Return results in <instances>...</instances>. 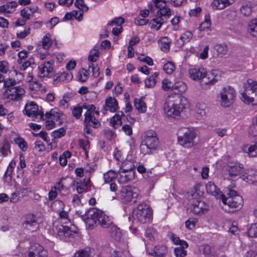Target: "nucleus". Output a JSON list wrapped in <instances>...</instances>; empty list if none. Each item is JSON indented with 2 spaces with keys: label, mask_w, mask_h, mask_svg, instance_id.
<instances>
[{
  "label": "nucleus",
  "mask_w": 257,
  "mask_h": 257,
  "mask_svg": "<svg viewBox=\"0 0 257 257\" xmlns=\"http://www.w3.org/2000/svg\"><path fill=\"white\" fill-rule=\"evenodd\" d=\"M73 78V75L70 72H63L58 74V76L54 79V81H69L71 80Z\"/></svg>",
  "instance_id": "nucleus-38"
},
{
  "label": "nucleus",
  "mask_w": 257,
  "mask_h": 257,
  "mask_svg": "<svg viewBox=\"0 0 257 257\" xmlns=\"http://www.w3.org/2000/svg\"><path fill=\"white\" fill-rule=\"evenodd\" d=\"M134 105L139 112L145 113L147 110V105L142 99H135Z\"/></svg>",
  "instance_id": "nucleus-35"
},
{
  "label": "nucleus",
  "mask_w": 257,
  "mask_h": 257,
  "mask_svg": "<svg viewBox=\"0 0 257 257\" xmlns=\"http://www.w3.org/2000/svg\"><path fill=\"white\" fill-rule=\"evenodd\" d=\"M101 211L96 208H92L85 210L84 215L82 216V220L86 224V228L89 229H92L97 224Z\"/></svg>",
  "instance_id": "nucleus-7"
},
{
  "label": "nucleus",
  "mask_w": 257,
  "mask_h": 257,
  "mask_svg": "<svg viewBox=\"0 0 257 257\" xmlns=\"http://www.w3.org/2000/svg\"><path fill=\"white\" fill-rule=\"evenodd\" d=\"M157 233L156 230L153 228H148L145 233V236L149 238V240L153 241L155 239V235Z\"/></svg>",
  "instance_id": "nucleus-58"
},
{
  "label": "nucleus",
  "mask_w": 257,
  "mask_h": 257,
  "mask_svg": "<svg viewBox=\"0 0 257 257\" xmlns=\"http://www.w3.org/2000/svg\"><path fill=\"white\" fill-rule=\"evenodd\" d=\"M138 58L141 62L146 63L147 64H153L152 59L144 54L139 55Z\"/></svg>",
  "instance_id": "nucleus-61"
},
{
  "label": "nucleus",
  "mask_w": 257,
  "mask_h": 257,
  "mask_svg": "<svg viewBox=\"0 0 257 257\" xmlns=\"http://www.w3.org/2000/svg\"><path fill=\"white\" fill-rule=\"evenodd\" d=\"M70 100V97L68 94H65L62 99L59 101L58 106L62 109H66L68 107V102Z\"/></svg>",
  "instance_id": "nucleus-44"
},
{
  "label": "nucleus",
  "mask_w": 257,
  "mask_h": 257,
  "mask_svg": "<svg viewBox=\"0 0 257 257\" xmlns=\"http://www.w3.org/2000/svg\"><path fill=\"white\" fill-rule=\"evenodd\" d=\"M117 176V173L113 170H110L103 174L104 183H109L114 180Z\"/></svg>",
  "instance_id": "nucleus-36"
},
{
  "label": "nucleus",
  "mask_w": 257,
  "mask_h": 257,
  "mask_svg": "<svg viewBox=\"0 0 257 257\" xmlns=\"http://www.w3.org/2000/svg\"><path fill=\"white\" fill-rule=\"evenodd\" d=\"M240 178L250 184L256 182H257V170L252 168L248 169L245 174L241 175Z\"/></svg>",
  "instance_id": "nucleus-18"
},
{
  "label": "nucleus",
  "mask_w": 257,
  "mask_h": 257,
  "mask_svg": "<svg viewBox=\"0 0 257 257\" xmlns=\"http://www.w3.org/2000/svg\"><path fill=\"white\" fill-rule=\"evenodd\" d=\"M65 130L64 128H60L52 132V136L54 139H58L62 137L65 134Z\"/></svg>",
  "instance_id": "nucleus-63"
},
{
  "label": "nucleus",
  "mask_w": 257,
  "mask_h": 257,
  "mask_svg": "<svg viewBox=\"0 0 257 257\" xmlns=\"http://www.w3.org/2000/svg\"><path fill=\"white\" fill-rule=\"evenodd\" d=\"M206 189L208 193L216 198L221 197L223 204L227 205L229 208L238 209L242 206L243 199L242 197L232 189L229 188L224 189V194H221V192L212 182H209L206 184Z\"/></svg>",
  "instance_id": "nucleus-1"
},
{
  "label": "nucleus",
  "mask_w": 257,
  "mask_h": 257,
  "mask_svg": "<svg viewBox=\"0 0 257 257\" xmlns=\"http://www.w3.org/2000/svg\"><path fill=\"white\" fill-rule=\"evenodd\" d=\"M90 73V71L89 69V65L88 67L81 68L79 70L77 75L79 81L82 82H86L89 78Z\"/></svg>",
  "instance_id": "nucleus-29"
},
{
  "label": "nucleus",
  "mask_w": 257,
  "mask_h": 257,
  "mask_svg": "<svg viewBox=\"0 0 257 257\" xmlns=\"http://www.w3.org/2000/svg\"><path fill=\"white\" fill-rule=\"evenodd\" d=\"M15 143L18 145L20 149L23 152L26 151L28 148L27 143L25 140L20 137H18L15 139Z\"/></svg>",
  "instance_id": "nucleus-46"
},
{
  "label": "nucleus",
  "mask_w": 257,
  "mask_h": 257,
  "mask_svg": "<svg viewBox=\"0 0 257 257\" xmlns=\"http://www.w3.org/2000/svg\"><path fill=\"white\" fill-rule=\"evenodd\" d=\"M208 74L212 78H214V81L216 83L222 77L223 73L219 70L214 69L210 71Z\"/></svg>",
  "instance_id": "nucleus-52"
},
{
  "label": "nucleus",
  "mask_w": 257,
  "mask_h": 257,
  "mask_svg": "<svg viewBox=\"0 0 257 257\" xmlns=\"http://www.w3.org/2000/svg\"><path fill=\"white\" fill-rule=\"evenodd\" d=\"M242 150L250 157L257 156V142L253 145H245L242 147Z\"/></svg>",
  "instance_id": "nucleus-26"
},
{
  "label": "nucleus",
  "mask_w": 257,
  "mask_h": 257,
  "mask_svg": "<svg viewBox=\"0 0 257 257\" xmlns=\"http://www.w3.org/2000/svg\"><path fill=\"white\" fill-rule=\"evenodd\" d=\"M247 234L250 237H257V223H253L250 225L247 230Z\"/></svg>",
  "instance_id": "nucleus-56"
},
{
  "label": "nucleus",
  "mask_w": 257,
  "mask_h": 257,
  "mask_svg": "<svg viewBox=\"0 0 257 257\" xmlns=\"http://www.w3.org/2000/svg\"><path fill=\"white\" fill-rule=\"evenodd\" d=\"M28 257H47V251L38 244L35 245L33 250L28 252Z\"/></svg>",
  "instance_id": "nucleus-20"
},
{
  "label": "nucleus",
  "mask_w": 257,
  "mask_h": 257,
  "mask_svg": "<svg viewBox=\"0 0 257 257\" xmlns=\"http://www.w3.org/2000/svg\"><path fill=\"white\" fill-rule=\"evenodd\" d=\"M213 79L206 72V74L200 79V84L201 87L204 89H208L210 86L215 83Z\"/></svg>",
  "instance_id": "nucleus-27"
},
{
  "label": "nucleus",
  "mask_w": 257,
  "mask_h": 257,
  "mask_svg": "<svg viewBox=\"0 0 257 257\" xmlns=\"http://www.w3.org/2000/svg\"><path fill=\"white\" fill-rule=\"evenodd\" d=\"M64 203L60 200H56L54 201L51 205L52 209L53 210L57 212L63 210L64 208Z\"/></svg>",
  "instance_id": "nucleus-47"
},
{
  "label": "nucleus",
  "mask_w": 257,
  "mask_h": 257,
  "mask_svg": "<svg viewBox=\"0 0 257 257\" xmlns=\"http://www.w3.org/2000/svg\"><path fill=\"white\" fill-rule=\"evenodd\" d=\"M118 107V103L116 99L110 96L105 99V104L103 106L101 112L103 114H106L108 110H109L111 112H114L117 110Z\"/></svg>",
  "instance_id": "nucleus-15"
},
{
  "label": "nucleus",
  "mask_w": 257,
  "mask_h": 257,
  "mask_svg": "<svg viewBox=\"0 0 257 257\" xmlns=\"http://www.w3.org/2000/svg\"><path fill=\"white\" fill-rule=\"evenodd\" d=\"M188 104V99L183 96H169L164 104V112L168 117L176 118Z\"/></svg>",
  "instance_id": "nucleus-2"
},
{
  "label": "nucleus",
  "mask_w": 257,
  "mask_h": 257,
  "mask_svg": "<svg viewBox=\"0 0 257 257\" xmlns=\"http://www.w3.org/2000/svg\"><path fill=\"white\" fill-rule=\"evenodd\" d=\"M98 222L100 225L103 228L111 227L113 224L112 219L102 212L101 214L100 215Z\"/></svg>",
  "instance_id": "nucleus-28"
},
{
  "label": "nucleus",
  "mask_w": 257,
  "mask_h": 257,
  "mask_svg": "<svg viewBox=\"0 0 257 257\" xmlns=\"http://www.w3.org/2000/svg\"><path fill=\"white\" fill-rule=\"evenodd\" d=\"M247 32L252 37L257 38V19L248 23Z\"/></svg>",
  "instance_id": "nucleus-34"
},
{
  "label": "nucleus",
  "mask_w": 257,
  "mask_h": 257,
  "mask_svg": "<svg viewBox=\"0 0 257 257\" xmlns=\"http://www.w3.org/2000/svg\"><path fill=\"white\" fill-rule=\"evenodd\" d=\"M157 15L158 16L161 17L163 19L165 18L167 22L171 15V11L170 9L166 6L163 9L158 10L157 12Z\"/></svg>",
  "instance_id": "nucleus-39"
},
{
  "label": "nucleus",
  "mask_w": 257,
  "mask_h": 257,
  "mask_svg": "<svg viewBox=\"0 0 257 257\" xmlns=\"http://www.w3.org/2000/svg\"><path fill=\"white\" fill-rule=\"evenodd\" d=\"M25 91L24 89L20 86L7 88L4 93V96L11 100H19L22 98Z\"/></svg>",
  "instance_id": "nucleus-11"
},
{
  "label": "nucleus",
  "mask_w": 257,
  "mask_h": 257,
  "mask_svg": "<svg viewBox=\"0 0 257 257\" xmlns=\"http://www.w3.org/2000/svg\"><path fill=\"white\" fill-rule=\"evenodd\" d=\"M242 170V166L239 164L228 165L226 169L227 173V174H226V177L229 180H236L237 178L239 177V176L240 177V176H241Z\"/></svg>",
  "instance_id": "nucleus-13"
},
{
  "label": "nucleus",
  "mask_w": 257,
  "mask_h": 257,
  "mask_svg": "<svg viewBox=\"0 0 257 257\" xmlns=\"http://www.w3.org/2000/svg\"><path fill=\"white\" fill-rule=\"evenodd\" d=\"M206 105L203 102H197L196 104V112L200 117L205 116L206 114Z\"/></svg>",
  "instance_id": "nucleus-40"
},
{
  "label": "nucleus",
  "mask_w": 257,
  "mask_h": 257,
  "mask_svg": "<svg viewBox=\"0 0 257 257\" xmlns=\"http://www.w3.org/2000/svg\"><path fill=\"white\" fill-rule=\"evenodd\" d=\"M189 77L194 80H199L206 74V70L202 66H195L188 70Z\"/></svg>",
  "instance_id": "nucleus-17"
},
{
  "label": "nucleus",
  "mask_w": 257,
  "mask_h": 257,
  "mask_svg": "<svg viewBox=\"0 0 257 257\" xmlns=\"http://www.w3.org/2000/svg\"><path fill=\"white\" fill-rule=\"evenodd\" d=\"M24 113L29 117H36L40 118L44 117L43 112L39 110L38 105L33 101H31L26 104Z\"/></svg>",
  "instance_id": "nucleus-12"
},
{
  "label": "nucleus",
  "mask_w": 257,
  "mask_h": 257,
  "mask_svg": "<svg viewBox=\"0 0 257 257\" xmlns=\"http://www.w3.org/2000/svg\"><path fill=\"white\" fill-rule=\"evenodd\" d=\"M99 57V52L95 47L90 51L88 57V60L90 62H94Z\"/></svg>",
  "instance_id": "nucleus-53"
},
{
  "label": "nucleus",
  "mask_w": 257,
  "mask_h": 257,
  "mask_svg": "<svg viewBox=\"0 0 257 257\" xmlns=\"http://www.w3.org/2000/svg\"><path fill=\"white\" fill-rule=\"evenodd\" d=\"M85 105L86 104H85ZM84 104H83L81 106L78 105L77 106L73 107V108L72 109V115L76 118L79 119L81 117L82 112V109H84Z\"/></svg>",
  "instance_id": "nucleus-51"
},
{
  "label": "nucleus",
  "mask_w": 257,
  "mask_h": 257,
  "mask_svg": "<svg viewBox=\"0 0 257 257\" xmlns=\"http://www.w3.org/2000/svg\"><path fill=\"white\" fill-rule=\"evenodd\" d=\"M110 234L111 238L116 241H120L122 238V233L119 228L115 225L110 228Z\"/></svg>",
  "instance_id": "nucleus-33"
},
{
  "label": "nucleus",
  "mask_w": 257,
  "mask_h": 257,
  "mask_svg": "<svg viewBox=\"0 0 257 257\" xmlns=\"http://www.w3.org/2000/svg\"><path fill=\"white\" fill-rule=\"evenodd\" d=\"M171 41L167 37L161 38L159 41V44L161 50L164 52L167 53L170 50Z\"/></svg>",
  "instance_id": "nucleus-30"
},
{
  "label": "nucleus",
  "mask_w": 257,
  "mask_h": 257,
  "mask_svg": "<svg viewBox=\"0 0 257 257\" xmlns=\"http://www.w3.org/2000/svg\"><path fill=\"white\" fill-rule=\"evenodd\" d=\"M10 144L7 142H4L0 147V153L4 157L7 156L11 153Z\"/></svg>",
  "instance_id": "nucleus-50"
},
{
  "label": "nucleus",
  "mask_w": 257,
  "mask_h": 257,
  "mask_svg": "<svg viewBox=\"0 0 257 257\" xmlns=\"http://www.w3.org/2000/svg\"><path fill=\"white\" fill-rule=\"evenodd\" d=\"M124 116L122 111H118L113 117L110 119V123L111 126L116 127L121 124V116Z\"/></svg>",
  "instance_id": "nucleus-37"
},
{
  "label": "nucleus",
  "mask_w": 257,
  "mask_h": 257,
  "mask_svg": "<svg viewBox=\"0 0 257 257\" xmlns=\"http://www.w3.org/2000/svg\"><path fill=\"white\" fill-rule=\"evenodd\" d=\"M187 89V85L183 81H177L173 83V90H177L180 93H184Z\"/></svg>",
  "instance_id": "nucleus-41"
},
{
  "label": "nucleus",
  "mask_w": 257,
  "mask_h": 257,
  "mask_svg": "<svg viewBox=\"0 0 257 257\" xmlns=\"http://www.w3.org/2000/svg\"><path fill=\"white\" fill-rule=\"evenodd\" d=\"M139 190L138 188L129 186L123 187L120 191V197L122 201L125 203L137 202Z\"/></svg>",
  "instance_id": "nucleus-9"
},
{
  "label": "nucleus",
  "mask_w": 257,
  "mask_h": 257,
  "mask_svg": "<svg viewBox=\"0 0 257 257\" xmlns=\"http://www.w3.org/2000/svg\"><path fill=\"white\" fill-rule=\"evenodd\" d=\"M241 100L246 104L257 105V81L248 79L243 84Z\"/></svg>",
  "instance_id": "nucleus-3"
},
{
  "label": "nucleus",
  "mask_w": 257,
  "mask_h": 257,
  "mask_svg": "<svg viewBox=\"0 0 257 257\" xmlns=\"http://www.w3.org/2000/svg\"><path fill=\"white\" fill-rule=\"evenodd\" d=\"M227 51V47L225 44H216L213 47L214 57L221 58L226 55Z\"/></svg>",
  "instance_id": "nucleus-24"
},
{
  "label": "nucleus",
  "mask_w": 257,
  "mask_h": 257,
  "mask_svg": "<svg viewBox=\"0 0 257 257\" xmlns=\"http://www.w3.org/2000/svg\"><path fill=\"white\" fill-rule=\"evenodd\" d=\"M159 144V139L156 133L154 132H148L140 145L141 153L144 155L152 154L158 149Z\"/></svg>",
  "instance_id": "nucleus-5"
},
{
  "label": "nucleus",
  "mask_w": 257,
  "mask_h": 257,
  "mask_svg": "<svg viewBox=\"0 0 257 257\" xmlns=\"http://www.w3.org/2000/svg\"><path fill=\"white\" fill-rule=\"evenodd\" d=\"M166 23V20L164 18H162L161 17L157 15V17L153 19L151 22L150 24L151 25V28L155 29L156 30H159L162 25Z\"/></svg>",
  "instance_id": "nucleus-32"
},
{
  "label": "nucleus",
  "mask_w": 257,
  "mask_h": 257,
  "mask_svg": "<svg viewBox=\"0 0 257 257\" xmlns=\"http://www.w3.org/2000/svg\"><path fill=\"white\" fill-rule=\"evenodd\" d=\"M53 229L54 232L57 234L62 239H63V236L65 237L69 236L71 233L68 227L61 224L56 225L54 224Z\"/></svg>",
  "instance_id": "nucleus-21"
},
{
  "label": "nucleus",
  "mask_w": 257,
  "mask_h": 257,
  "mask_svg": "<svg viewBox=\"0 0 257 257\" xmlns=\"http://www.w3.org/2000/svg\"><path fill=\"white\" fill-rule=\"evenodd\" d=\"M21 16L25 19V20H28L30 19V16H32V12H30L28 7L23 9L21 11Z\"/></svg>",
  "instance_id": "nucleus-64"
},
{
  "label": "nucleus",
  "mask_w": 257,
  "mask_h": 257,
  "mask_svg": "<svg viewBox=\"0 0 257 257\" xmlns=\"http://www.w3.org/2000/svg\"><path fill=\"white\" fill-rule=\"evenodd\" d=\"M73 257H90V249L87 248L79 249L75 253Z\"/></svg>",
  "instance_id": "nucleus-54"
},
{
  "label": "nucleus",
  "mask_w": 257,
  "mask_h": 257,
  "mask_svg": "<svg viewBox=\"0 0 257 257\" xmlns=\"http://www.w3.org/2000/svg\"><path fill=\"white\" fill-rule=\"evenodd\" d=\"M234 0H213L211 3V7L213 9L222 10L232 4Z\"/></svg>",
  "instance_id": "nucleus-25"
},
{
  "label": "nucleus",
  "mask_w": 257,
  "mask_h": 257,
  "mask_svg": "<svg viewBox=\"0 0 257 257\" xmlns=\"http://www.w3.org/2000/svg\"><path fill=\"white\" fill-rule=\"evenodd\" d=\"M187 247L181 246L177 247L174 248V253L176 257H185L187 255V251L185 249Z\"/></svg>",
  "instance_id": "nucleus-55"
},
{
  "label": "nucleus",
  "mask_w": 257,
  "mask_h": 257,
  "mask_svg": "<svg viewBox=\"0 0 257 257\" xmlns=\"http://www.w3.org/2000/svg\"><path fill=\"white\" fill-rule=\"evenodd\" d=\"M138 58L141 62L146 63L147 64H153L152 59L144 54L139 55Z\"/></svg>",
  "instance_id": "nucleus-62"
},
{
  "label": "nucleus",
  "mask_w": 257,
  "mask_h": 257,
  "mask_svg": "<svg viewBox=\"0 0 257 257\" xmlns=\"http://www.w3.org/2000/svg\"><path fill=\"white\" fill-rule=\"evenodd\" d=\"M208 206L204 201L201 200H196L192 203L191 210L195 214H199L207 210Z\"/></svg>",
  "instance_id": "nucleus-22"
},
{
  "label": "nucleus",
  "mask_w": 257,
  "mask_h": 257,
  "mask_svg": "<svg viewBox=\"0 0 257 257\" xmlns=\"http://www.w3.org/2000/svg\"><path fill=\"white\" fill-rule=\"evenodd\" d=\"M16 162L14 161V160H12L9 164V165L8 166L7 169L5 172V176L7 177H9L10 180L11 179V175L13 172L14 168L16 167Z\"/></svg>",
  "instance_id": "nucleus-59"
},
{
  "label": "nucleus",
  "mask_w": 257,
  "mask_h": 257,
  "mask_svg": "<svg viewBox=\"0 0 257 257\" xmlns=\"http://www.w3.org/2000/svg\"><path fill=\"white\" fill-rule=\"evenodd\" d=\"M55 74V71L52 65H39L38 76L40 78H50Z\"/></svg>",
  "instance_id": "nucleus-16"
},
{
  "label": "nucleus",
  "mask_w": 257,
  "mask_h": 257,
  "mask_svg": "<svg viewBox=\"0 0 257 257\" xmlns=\"http://www.w3.org/2000/svg\"><path fill=\"white\" fill-rule=\"evenodd\" d=\"M158 75V73L157 72H155L148 79H146L145 81L146 86L148 88L154 87L156 84Z\"/></svg>",
  "instance_id": "nucleus-42"
},
{
  "label": "nucleus",
  "mask_w": 257,
  "mask_h": 257,
  "mask_svg": "<svg viewBox=\"0 0 257 257\" xmlns=\"http://www.w3.org/2000/svg\"><path fill=\"white\" fill-rule=\"evenodd\" d=\"M151 212L149 207L146 204H142L138 205L134 210L133 216L138 221L146 223L149 221Z\"/></svg>",
  "instance_id": "nucleus-8"
},
{
  "label": "nucleus",
  "mask_w": 257,
  "mask_h": 257,
  "mask_svg": "<svg viewBox=\"0 0 257 257\" xmlns=\"http://www.w3.org/2000/svg\"><path fill=\"white\" fill-rule=\"evenodd\" d=\"M196 136L197 133L193 128L182 127L178 130V141L184 148H191L196 145L195 141Z\"/></svg>",
  "instance_id": "nucleus-4"
},
{
  "label": "nucleus",
  "mask_w": 257,
  "mask_h": 257,
  "mask_svg": "<svg viewBox=\"0 0 257 257\" xmlns=\"http://www.w3.org/2000/svg\"><path fill=\"white\" fill-rule=\"evenodd\" d=\"M211 25L210 21L209 18H207L205 17V19L204 22H203L199 26V30L201 31H205L209 28Z\"/></svg>",
  "instance_id": "nucleus-60"
},
{
  "label": "nucleus",
  "mask_w": 257,
  "mask_h": 257,
  "mask_svg": "<svg viewBox=\"0 0 257 257\" xmlns=\"http://www.w3.org/2000/svg\"><path fill=\"white\" fill-rule=\"evenodd\" d=\"M171 239L174 244L179 245L180 246L183 247H188V244L186 241L181 240L178 236L174 234H172Z\"/></svg>",
  "instance_id": "nucleus-45"
},
{
  "label": "nucleus",
  "mask_w": 257,
  "mask_h": 257,
  "mask_svg": "<svg viewBox=\"0 0 257 257\" xmlns=\"http://www.w3.org/2000/svg\"><path fill=\"white\" fill-rule=\"evenodd\" d=\"M84 109L86 110L84 115V124L89 125L93 127H98L100 123L98 120L94 116V111L95 107L93 104L84 105Z\"/></svg>",
  "instance_id": "nucleus-10"
},
{
  "label": "nucleus",
  "mask_w": 257,
  "mask_h": 257,
  "mask_svg": "<svg viewBox=\"0 0 257 257\" xmlns=\"http://www.w3.org/2000/svg\"><path fill=\"white\" fill-rule=\"evenodd\" d=\"M124 23V20L123 18L119 17L114 18L108 24V26L117 25V27L121 26V25Z\"/></svg>",
  "instance_id": "nucleus-57"
},
{
  "label": "nucleus",
  "mask_w": 257,
  "mask_h": 257,
  "mask_svg": "<svg viewBox=\"0 0 257 257\" xmlns=\"http://www.w3.org/2000/svg\"><path fill=\"white\" fill-rule=\"evenodd\" d=\"M240 12L244 16H249L252 13L251 5L250 3L242 5L240 8Z\"/></svg>",
  "instance_id": "nucleus-43"
},
{
  "label": "nucleus",
  "mask_w": 257,
  "mask_h": 257,
  "mask_svg": "<svg viewBox=\"0 0 257 257\" xmlns=\"http://www.w3.org/2000/svg\"><path fill=\"white\" fill-rule=\"evenodd\" d=\"M45 116L46 118L51 119L59 125L62 124L65 119V115L57 108L51 109L45 113Z\"/></svg>",
  "instance_id": "nucleus-14"
},
{
  "label": "nucleus",
  "mask_w": 257,
  "mask_h": 257,
  "mask_svg": "<svg viewBox=\"0 0 257 257\" xmlns=\"http://www.w3.org/2000/svg\"><path fill=\"white\" fill-rule=\"evenodd\" d=\"M235 96V90L231 86H226L221 90L218 98L221 106L227 107L233 103Z\"/></svg>",
  "instance_id": "nucleus-6"
},
{
  "label": "nucleus",
  "mask_w": 257,
  "mask_h": 257,
  "mask_svg": "<svg viewBox=\"0 0 257 257\" xmlns=\"http://www.w3.org/2000/svg\"><path fill=\"white\" fill-rule=\"evenodd\" d=\"M118 181L120 183H127L130 181L133 180L135 178V173L134 171L118 172Z\"/></svg>",
  "instance_id": "nucleus-23"
},
{
  "label": "nucleus",
  "mask_w": 257,
  "mask_h": 257,
  "mask_svg": "<svg viewBox=\"0 0 257 257\" xmlns=\"http://www.w3.org/2000/svg\"><path fill=\"white\" fill-rule=\"evenodd\" d=\"M162 88L166 91H173V83L169 79H164L162 82Z\"/></svg>",
  "instance_id": "nucleus-48"
},
{
  "label": "nucleus",
  "mask_w": 257,
  "mask_h": 257,
  "mask_svg": "<svg viewBox=\"0 0 257 257\" xmlns=\"http://www.w3.org/2000/svg\"><path fill=\"white\" fill-rule=\"evenodd\" d=\"M24 225L27 229L31 231L36 230L38 228V223L36 216L33 215H28L24 223Z\"/></svg>",
  "instance_id": "nucleus-19"
},
{
  "label": "nucleus",
  "mask_w": 257,
  "mask_h": 257,
  "mask_svg": "<svg viewBox=\"0 0 257 257\" xmlns=\"http://www.w3.org/2000/svg\"><path fill=\"white\" fill-rule=\"evenodd\" d=\"M79 146L82 149L86 157H88V150L89 149V143L88 140L80 139L78 141Z\"/></svg>",
  "instance_id": "nucleus-49"
},
{
  "label": "nucleus",
  "mask_w": 257,
  "mask_h": 257,
  "mask_svg": "<svg viewBox=\"0 0 257 257\" xmlns=\"http://www.w3.org/2000/svg\"><path fill=\"white\" fill-rule=\"evenodd\" d=\"M167 252V248L165 245L159 244L154 247L153 252L150 253L155 256H163Z\"/></svg>",
  "instance_id": "nucleus-31"
}]
</instances>
